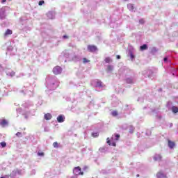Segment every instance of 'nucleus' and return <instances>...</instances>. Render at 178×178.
I'll return each instance as SVG.
<instances>
[{"label": "nucleus", "instance_id": "obj_32", "mask_svg": "<svg viewBox=\"0 0 178 178\" xmlns=\"http://www.w3.org/2000/svg\"><path fill=\"white\" fill-rule=\"evenodd\" d=\"M167 60H168V58L165 57L164 58V62H167Z\"/></svg>", "mask_w": 178, "mask_h": 178}, {"label": "nucleus", "instance_id": "obj_4", "mask_svg": "<svg viewBox=\"0 0 178 178\" xmlns=\"http://www.w3.org/2000/svg\"><path fill=\"white\" fill-rule=\"evenodd\" d=\"M168 147L169 148H170L171 149H173V148H175V147H176V143L170 140H168Z\"/></svg>", "mask_w": 178, "mask_h": 178}, {"label": "nucleus", "instance_id": "obj_7", "mask_svg": "<svg viewBox=\"0 0 178 178\" xmlns=\"http://www.w3.org/2000/svg\"><path fill=\"white\" fill-rule=\"evenodd\" d=\"M13 31L10 29H7L4 33V37H7V35H12Z\"/></svg>", "mask_w": 178, "mask_h": 178}, {"label": "nucleus", "instance_id": "obj_36", "mask_svg": "<svg viewBox=\"0 0 178 178\" xmlns=\"http://www.w3.org/2000/svg\"><path fill=\"white\" fill-rule=\"evenodd\" d=\"M124 1H128V0H124Z\"/></svg>", "mask_w": 178, "mask_h": 178}, {"label": "nucleus", "instance_id": "obj_3", "mask_svg": "<svg viewBox=\"0 0 178 178\" xmlns=\"http://www.w3.org/2000/svg\"><path fill=\"white\" fill-rule=\"evenodd\" d=\"M97 49H98L95 45H91V44L88 45V51H89V52H95Z\"/></svg>", "mask_w": 178, "mask_h": 178}, {"label": "nucleus", "instance_id": "obj_28", "mask_svg": "<svg viewBox=\"0 0 178 178\" xmlns=\"http://www.w3.org/2000/svg\"><path fill=\"white\" fill-rule=\"evenodd\" d=\"M17 172H19L18 170H15L13 171V173H14V175H16Z\"/></svg>", "mask_w": 178, "mask_h": 178}, {"label": "nucleus", "instance_id": "obj_1", "mask_svg": "<svg viewBox=\"0 0 178 178\" xmlns=\"http://www.w3.org/2000/svg\"><path fill=\"white\" fill-rule=\"evenodd\" d=\"M73 173L75 175V176H83L84 175V172L81 171V168L80 167H75L73 170Z\"/></svg>", "mask_w": 178, "mask_h": 178}, {"label": "nucleus", "instance_id": "obj_8", "mask_svg": "<svg viewBox=\"0 0 178 178\" xmlns=\"http://www.w3.org/2000/svg\"><path fill=\"white\" fill-rule=\"evenodd\" d=\"M8 124V121L6 120H2L0 122V125L2 126V127H5Z\"/></svg>", "mask_w": 178, "mask_h": 178}, {"label": "nucleus", "instance_id": "obj_31", "mask_svg": "<svg viewBox=\"0 0 178 178\" xmlns=\"http://www.w3.org/2000/svg\"><path fill=\"white\" fill-rule=\"evenodd\" d=\"M116 58H117V59H120V56L117 55V56H116Z\"/></svg>", "mask_w": 178, "mask_h": 178}, {"label": "nucleus", "instance_id": "obj_19", "mask_svg": "<svg viewBox=\"0 0 178 178\" xmlns=\"http://www.w3.org/2000/svg\"><path fill=\"white\" fill-rule=\"evenodd\" d=\"M92 137H98V136H99V134L98 132L92 133Z\"/></svg>", "mask_w": 178, "mask_h": 178}, {"label": "nucleus", "instance_id": "obj_11", "mask_svg": "<svg viewBox=\"0 0 178 178\" xmlns=\"http://www.w3.org/2000/svg\"><path fill=\"white\" fill-rule=\"evenodd\" d=\"M172 111L173 113H177V112H178L177 106H172Z\"/></svg>", "mask_w": 178, "mask_h": 178}, {"label": "nucleus", "instance_id": "obj_26", "mask_svg": "<svg viewBox=\"0 0 178 178\" xmlns=\"http://www.w3.org/2000/svg\"><path fill=\"white\" fill-rule=\"evenodd\" d=\"M113 67L111 65L108 66V70L111 71L113 70Z\"/></svg>", "mask_w": 178, "mask_h": 178}, {"label": "nucleus", "instance_id": "obj_6", "mask_svg": "<svg viewBox=\"0 0 178 178\" xmlns=\"http://www.w3.org/2000/svg\"><path fill=\"white\" fill-rule=\"evenodd\" d=\"M57 121L58 122V123H63V122H65V118H63V115H58L57 117Z\"/></svg>", "mask_w": 178, "mask_h": 178}, {"label": "nucleus", "instance_id": "obj_30", "mask_svg": "<svg viewBox=\"0 0 178 178\" xmlns=\"http://www.w3.org/2000/svg\"><path fill=\"white\" fill-rule=\"evenodd\" d=\"M130 57L131 58V59H134V56L133 54H131Z\"/></svg>", "mask_w": 178, "mask_h": 178}, {"label": "nucleus", "instance_id": "obj_25", "mask_svg": "<svg viewBox=\"0 0 178 178\" xmlns=\"http://www.w3.org/2000/svg\"><path fill=\"white\" fill-rule=\"evenodd\" d=\"M38 156H44V152H38Z\"/></svg>", "mask_w": 178, "mask_h": 178}, {"label": "nucleus", "instance_id": "obj_9", "mask_svg": "<svg viewBox=\"0 0 178 178\" xmlns=\"http://www.w3.org/2000/svg\"><path fill=\"white\" fill-rule=\"evenodd\" d=\"M145 49H148V47L147 44H143L140 46V51H145Z\"/></svg>", "mask_w": 178, "mask_h": 178}, {"label": "nucleus", "instance_id": "obj_35", "mask_svg": "<svg viewBox=\"0 0 178 178\" xmlns=\"http://www.w3.org/2000/svg\"><path fill=\"white\" fill-rule=\"evenodd\" d=\"M140 177V175H137V177Z\"/></svg>", "mask_w": 178, "mask_h": 178}, {"label": "nucleus", "instance_id": "obj_15", "mask_svg": "<svg viewBox=\"0 0 178 178\" xmlns=\"http://www.w3.org/2000/svg\"><path fill=\"white\" fill-rule=\"evenodd\" d=\"M127 83H128V84H131V83H133V79L130 78L127 79Z\"/></svg>", "mask_w": 178, "mask_h": 178}, {"label": "nucleus", "instance_id": "obj_5", "mask_svg": "<svg viewBox=\"0 0 178 178\" xmlns=\"http://www.w3.org/2000/svg\"><path fill=\"white\" fill-rule=\"evenodd\" d=\"M44 118L45 120H51L52 119V115H51L49 113H47L44 114Z\"/></svg>", "mask_w": 178, "mask_h": 178}, {"label": "nucleus", "instance_id": "obj_33", "mask_svg": "<svg viewBox=\"0 0 178 178\" xmlns=\"http://www.w3.org/2000/svg\"><path fill=\"white\" fill-rule=\"evenodd\" d=\"M4 2H6V0H2L1 3H4Z\"/></svg>", "mask_w": 178, "mask_h": 178}, {"label": "nucleus", "instance_id": "obj_24", "mask_svg": "<svg viewBox=\"0 0 178 178\" xmlns=\"http://www.w3.org/2000/svg\"><path fill=\"white\" fill-rule=\"evenodd\" d=\"M115 137H116L115 140L118 141V140H119V138H120V135L115 134Z\"/></svg>", "mask_w": 178, "mask_h": 178}, {"label": "nucleus", "instance_id": "obj_21", "mask_svg": "<svg viewBox=\"0 0 178 178\" xmlns=\"http://www.w3.org/2000/svg\"><path fill=\"white\" fill-rule=\"evenodd\" d=\"M0 144L3 148H5V147H6V143L5 142H1Z\"/></svg>", "mask_w": 178, "mask_h": 178}, {"label": "nucleus", "instance_id": "obj_17", "mask_svg": "<svg viewBox=\"0 0 178 178\" xmlns=\"http://www.w3.org/2000/svg\"><path fill=\"white\" fill-rule=\"evenodd\" d=\"M111 115H112V116H114V117L118 116V111H113L111 113Z\"/></svg>", "mask_w": 178, "mask_h": 178}, {"label": "nucleus", "instance_id": "obj_34", "mask_svg": "<svg viewBox=\"0 0 178 178\" xmlns=\"http://www.w3.org/2000/svg\"><path fill=\"white\" fill-rule=\"evenodd\" d=\"M63 38H68V37L67 35H64Z\"/></svg>", "mask_w": 178, "mask_h": 178}, {"label": "nucleus", "instance_id": "obj_13", "mask_svg": "<svg viewBox=\"0 0 178 178\" xmlns=\"http://www.w3.org/2000/svg\"><path fill=\"white\" fill-rule=\"evenodd\" d=\"M128 6V9H129V10H134V6L131 3H129L127 5Z\"/></svg>", "mask_w": 178, "mask_h": 178}, {"label": "nucleus", "instance_id": "obj_2", "mask_svg": "<svg viewBox=\"0 0 178 178\" xmlns=\"http://www.w3.org/2000/svg\"><path fill=\"white\" fill-rule=\"evenodd\" d=\"M53 73L54 74H56V76H58V74H60L62 73V67L60 66H56L53 69Z\"/></svg>", "mask_w": 178, "mask_h": 178}, {"label": "nucleus", "instance_id": "obj_10", "mask_svg": "<svg viewBox=\"0 0 178 178\" xmlns=\"http://www.w3.org/2000/svg\"><path fill=\"white\" fill-rule=\"evenodd\" d=\"M96 87H104V86L102 85V81H97L96 83Z\"/></svg>", "mask_w": 178, "mask_h": 178}, {"label": "nucleus", "instance_id": "obj_12", "mask_svg": "<svg viewBox=\"0 0 178 178\" xmlns=\"http://www.w3.org/2000/svg\"><path fill=\"white\" fill-rule=\"evenodd\" d=\"M156 177L157 178H163L165 177V175H163V173L162 172H158Z\"/></svg>", "mask_w": 178, "mask_h": 178}, {"label": "nucleus", "instance_id": "obj_22", "mask_svg": "<svg viewBox=\"0 0 178 178\" xmlns=\"http://www.w3.org/2000/svg\"><path fill=\"white\" fill-rule=\"evenodd\" d=\"M44 0H41L39 1L38 5H39V6H41L44 5Z\"/></svg>", "mask_w": 178, "mask_h": 178}, {"label": "nucleus", "instance_id": "obj_29", "mask_svg": "<svg viewBox=\"0 0 178 178\" xmlns=\"http://www.w3.org/2000/svg\"><path fill=\"white\" fill-rule=\"evenodd\" d=\"M111 145H112L113 147H115L116 143L113 142Z\"/></svg>", "mask_w": 178, "mask_h": 178}, {"label": "nucleus", "instance_id": "obj_14", "mask_svg": "<svg viewBox=\"0 0 178 178\" xmlns=\"http://www.w3.org/2000/svg\"><path fill=\"white\" fill-rule=\"evenodd\" d=\"M111 58L109 57H106L105 59H104V62H106V63H109L111 62Z\"/></svg>", "mask_w": 178, "mask_h": 178}, {"label": "nucleus", "instance_id": "obj_23", "mask_svg": "<svg viewBox=\"0 0 178 178\" xmlns=\"http://www.w3.org/2000/svg\"><path fill=\"white\" fill-rule=\"evenodd\" d=\"M16 136H17V137H22V132H17V133L16 134Z\"/></svg>", "mask_w": 178, "mask_h": 178}, {"label": "nucleus", "instance_id": "obj_18", "mask_svg": "<svg viewBox=\"0 0 178 178\" xmlns=\"http://www.w3.org/2000/svg\"><path fill=\"white\" fill-rule=\"evenodd\" d=\"M83 63H88L90 62V60H88L86 58H83Z\"/></svg>", "mask_w": 178, "mask_h": 178}, {"label": "nucleus", "instance_id": "obj_16", "mask_svg": "<svg viewBox=\"0 0 178 178\" xmlns=\"http://www.w3.org/2000/svg\"><path fill=\"white\" fill-rule=\"evenodd\" d=\"M53 146L54 147V148H58L59 147V145L58 144V142H54L53 143Z\"/></svg>", "mask_w": 178, "mask_h": 178}, {"label": "nucleus", "instance_id": "obj_27", "mask_svg": "<svg viewBox=\"0 0 178 178\" xmlns=\"http://www.w3.org/2000/svg\"><path fill=\"white\" fill-rule=\"evenodd\" d=\"M106 140H107V144H108V145H111V140H109V138H108Z\"/></svg>", "mask_w": 178, "mask_h": 178}, {"label": "nucleus", "instance_id": "obj_20", "mask_svg": "<svg viewBox=\"0 0 178 178\" xmlns=\"http://www.w3.org/2000/svg\"><path fill=\"white\" fill-rule=\"evenodd\" d=\"M139 23L140 24H144V23H145V20H144V19H140L139 20Z\"/></svg>", "mask_w": 178, "mask_h": 178}]
</instances>
